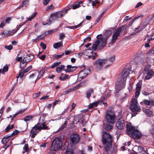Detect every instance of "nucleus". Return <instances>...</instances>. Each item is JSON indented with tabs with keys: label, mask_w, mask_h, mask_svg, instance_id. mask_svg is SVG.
<instances>
[{
	"label": "nucleus",
	"mask_w": 154,
	"mask_h": 154,
	"mask_svg": "<svg viewBox=\"0 0 154 154\" xmlns=\"http://www.w3.org/2000/svg\"><path fill=\"white\" fill-rule=\"evenodd\" d=\"M101 141L104 146L106 151L107 152L112 148L113 142L112 136L109 133L104 131L102 135Z\"/></svg>",
	"instance_id": "nucleus-1"
},
{
	"label": "nucleus",
	"mask_w": 154,
	"mask_h": 154,
	"mask_svg": "<svg viewBox=\"0 0 154 154\" xmlns=\"http://www.w3.org/2000/svg\"><path fill=\"white\" fill-rule=\"evenodd\" d=\"M100 36H101L102 35L100 34L97 35V40L92 45V49L94 51H95L97 49L102 50L106 44L107 38L103 37H99Z\"/></svg>",
	"instance_id": "nucleus-2"
},
{
	"label": "nucleus",
	"mask_w": 154,
	"mask_h": 154,
	"mask_svg": "<svg viewBox=\"0 0 154 154\" xmlns=\"http://www.w3.org/2000/svg\"><path fill=\"white\" fill-rule=\"evenodd\" d=\"M45 123V122H44L41 124L38 123L33 127L30 131L31 137L34 138L37 134V133L41 130L48 129V127L46 126Z\"/></svg>",
	"instance_id": "nucleus-3"
},
{
	"label": "nucleus",
	"mask_w": 154,
	"mask_h": 154,
	"mask_svg": "<svg viewBox=\"0 0 154 154\" xmlns=\"http://www.w3.org/2000/svg\"><path fill=\"white\" fill-rule=\"evenodd\" d=\"M63 139L61 137L55 138L52 141L50 149L51 151H56L62 147Z\"/></svg>",
	"instance_id": "nucleus-4"
},
{
	"label": "nucleus",
	"mask_w": 154,
	"mask_h": 154,
	"mask_svg": "<svg viewBox=\"0 0 154 154\" xmlns=\"http://www.w3.org/2000/svg\"><path fill=\"white\" fill-rule=\"evenodd\" d=\"M131 103L130 108L132 111V116L134 117L140 112L141 109L140 107L138 105L137 100L135 98H133L131 100Z\"/></svg>",
	"instance_id": "nucleus-5"
},
{
	"label": "nucleus",
	"mask_w": 154,
	"mask_h": 154,
	"mask_svg": "<svg viewBox=\"0 0 154 154\" xmlns=\"http://www.w3.org/2000/svg\"><path fill=\"white\" fill-rule=\"evenodd\" d=\"M128 26H122L121 27L117 29L115 32L112 36V38L111 39L110 43H114L117 39L118 37L120 35V33L122 32H125Z\"/></svg>",
	"instance_id": "nucleus-6"
},
{
	"label": "nucleus",
	"mask_w": 154,
	"mask_h": 154,
	"mask_svg": "<svg viewBox=\"0 0 154 154\" xmlns=\"http://www.w3.org/2000/svg\"><path fill=\"white\" fill-rule=\"evenodd\" d=\"M107 122L111 124L115 122V116L113 112L110 111L107 112L105 115Z\"/></svg>",
	"instance_id": "nucleus-7"
},
{
	"label": "nucleus",
	"mask_w": 154,
	"mask_h": 154,
	"mask_svg": "<svg viewBox=\"0 0 154 154\" xmlns=\"http://www.w3.org/2000/svg\"><path fill=\"white\" fill-rule=\"evenodd\" d=\"M106 59H100L97 60L94 63V65L97 70H100L102 69L103 65L106 63Z\"/></svg>",
	"instance_id": "nucleus-8"
},
{
	"label": "nucleus",
	"mask_w": 154,
	"mask_h": 154,
	"mask_svg": "<svg viewBox=\"0 0 154 154\" xmlns=\"http://www.w3.org/2000/svg\"><path fill=\"white\" fill-rule=\"evenodd\" d=\"M64 14L63 12L58 11L54 13H52L50 15L49 21L51 22L57 18H61Z\"/></svg>",
	"instance_id": "nucleus-9"
},
{
	"label": "nucleus",
	"mask_w": 154,
	"mask_h": 154,
	"mask_svg": "<svg viewBox=\"0 0 154 154\" xmlns=\"http://www.w3.org/2000/svg\"><path fill=\"white\" fill-rule=\"evenodd\" d=\"M126 81V79L123 78H118L116 83V88L118 90H121L125 86Z\"/></svg>",
	"instance_id": "nucleus-10"
},
{
	"label": "nucleus",
	"mask_w": 154,
	"mask_h": 154,
	"mask_svg": "<svg viewBox=\"0 0 154 154\" xmlns=\"http://www.w3.org/2000/svg\"><path fill=\"white\" fill-rule=\"evenodd\" d=\"M125 120L123 117H121L118 120L116 124V127L119 129L122 130L123 129L124 127L125 126Z\"/></svg>",
	"instance_id": "nucleus-11"
},
{
	"label": "nucleus",
	"mask_w": 154,
	"mask_h": 154,
	"mask_svg": "<svg viewBox=\"0 0 154 154\" xmlns=\"http://www.w3.org/2000/svg\"><path fill=\"white\" fill-rule=\"evenodd\" d=\"M128 135L135 139H139L141 136V133L137 129H134L131 132H128Z\"/></svg>",
	"instance_id": "nucleus-12"
},
{
	"label": "nucleus",
	"mask_w": 154,
	"mask_h": 154,
	"mask_svg": "<svg viewBox=\"0 0 154 154\" xmlns=\"http://www.w3.org/2000/svg\"><path fill=\"white\" fill-rule=\"evenodd\" d=\"M84 2L80 1L77 2L73 4L72 5H71L68 6L65 8H63L62 10H70L72 8L73 9H75L79 8V7L83 6V4Z\"/></svg>",
	"instance_id": "nucleus-13"
},
{
	"label": "nucleus",
	"mask_w": 154,
	"mask_h": 154,
	"mask_svg": "<svg viewBox=\"0 0 154 154\" xmlns=\"http://www.w3.org/2000/svg\"><path fill=\"white\" fill-rule=\"evenodd\" d=\"M136 60L137 63L139 64H143L144 63L145 57L142 53L139 52L137 54Z\"/></svg>",
	"instance_id": "nucleus-14"
},
{
	"label": "nucleus",
	"mask_w": 154,
	"mask_h": 154,
	"mask_svg": "<svg viewBox=\"0 0 154 154\" xmlns=\"http://www.w3.org/2000/svg\"><path fill=\"white\" fill-rule=\"evenodd\" d=\"M70 140L72 143L76 144L79 143L80 140V137L76 134H74L71 135Z\"/></svg>",
	"instance_id": "nucleus-15"
},
{
	"label": "nucleus",
	"mask_w": 154,
	"mask_h": 154,
	"mask_svg": "<svg viewBox=\"0 0 154 154\" xmlns=\"http://www.w3.org/2000/svg\"><path fill=\"white\" fill-rule=\"evenodd\" d=\"M90 72V70L89 69H85L80 71L78 74V77L81 78L83 79L86 77L88 74Z\"/></svg>",
	"instance_id": "nucleus-16"
},
{
	"label": "nucleus",
	"mask_w": 154,
	"mask_h": 154,
	"mask_svg": "<svg viewBox=\"0 0 154 154\" xmlns=\"http://www.w3.org/2000/svg\"><path fill=\"white\" fill-rule=\"evenodd\" d=\"M130 71V70L128 69H124L122 71L121 77L126 80L127 77L129 74Z\"/></svg>",
	"instance_id": "nucleus-17"
},
{
	"label": "nucleus",
	"mask_w": 154,
	"mask_h": 154,
	"mask_svg": "<svg viewBox=\"0 0 154 154\" xmlns=\"http://www.w3.org/2000/svg\"><path fill=\"white\" fill-rule=\"evenodd\" d=\"M140 103L142 105L143 104L147 106L148 105H151V106H154V101L153 100H147L145 99L143 100V101L141 102Z\"/></svg>",
	"instance_id": "nucleus-18"
},
{
	"label": "nucleus",
	"mask_w": 154,
	"mask_h": 154,
	"mask_svg": "<svg viewBox=\"0 0 154 154\" xmlns=\"http://www.w3.org/2000/svg\"><path fill=\"white\" fill-rule=\"evenodd\" d=\"M104 99L103 97L100 101H98L95 102H94L91 103H90L88 106V108L89 109H91L93 108L94 107H96L99 104H100L102 103V102L104 100Z\"/></svg>",
	"instance_id": "nucleus-19"
},
{
	"label": "nucleus",
	"mask_w": 154,
	"mask_h": 154,
	"mask_svg": "<svg viewBox=\"0 0 154 154\" xmlns=\"http://www.w3.org/2000/svg\"><path fill=\"white\" fill-rule=\"evenodd\" d=\"M48 68L46 67H44V68L42 69L41 71L39 72L38 76L36 79L35 81V82L36 81H37L38 79H40L43 75L45 73V72L47 71Z\"/></svg>",
	"instance_id": "nucleus-20"
},
{
	"label": "nucleus",
	"mask_w": 154,
	"mask_h": 154,
	"mask_svg": "<svg viewBox=\"0 0 154 154\" xmlns=\"http://www.w3.org/2000/svg\"><path fill=\"white\" fill-rule=\"evenodd\" d=\"M83 115H79L78 116H76L74 118V119L73 121V124H76L77 122L80 123V120H81L83 118Z\"/></svg>",
	"instance_id": "nucleus-21"
},
{
	"label": "nucleus",
	"mask_w": 154,
	"mask_h": 154,
	"mask_svg": "<svg viewBox=\"0 0 154 154\" xmlns=\"http://www.w3.org/2000/svg\"><path fill=\"white\" fill-rule=\"evenodd\" d=\"M153 72L151 70H149L147 72V75H146L145 79L146 80L150 79L152 76H153Z\"/></svg>",
	"instance_id": "nucleus-22"
},
{
	"label": "nucleus",
	"mask_w": 154,
	"mask_h": 154,
	"mask_svg": "<svg viewBox=\"0 0 154 154\" xmlns=\"http://www.w3.org/2000/svg\"><path fill=\"white\" fill-rule=\"evenodd\" d=\"M34 58V56L32 54H29L26 55L25 57H23V59L26 60V61L28 63L30 61Z\"/></svg>",
	"instance_id": "nucleus-23"
},
{
	"label": "nucleus",
	"mask_w": 154,
	"mask_h": 154,
	"mask_svg": "<svg viewBox=\"0 0 154 154\" xmlns=\"http://www.w3.org/2000/svg\"><path fill=\"white\" fill-rule=\"evenodd\" d=\"M94 92V89L92 88H90L86 92V97L89 99L92 94Z\"/></svg>",
	"instance_id": "nucleus-24"
},
{
	"label": "nucleus",
	"mask_w": 154,
	"mask_h": 154,
	"mask_svg": "<svg viewBox=\"0 0 154 154\" xmlns=\"http://www.w3.org/2000/svg\"><path fill=\"white\" fill-rule=\"evenodd\" d=\"M32 68V66H30L27 67L26 69H22L20 70L21 73H22V75H21V77H23L24 76V73H26L29 71Z\"/></svg>",
	"instance_id": "nucleus-25"
},
{
	"label": "nucleus",
	"mask_w": 154,
	"mask_h": 154,
	"mask_svg": "<svg viewBox=\"0 0 154 154\" xmlns=\"http://www.w3.org/2000/svg\"><path fill=\"white\" fill-rule=\"evenodd\" d=\"M126 127L128 133L131 132V131L135 129L134 127L131 125L130 123H128L127 124Z\"/></svg>",
	"instance_id": "nucleus-26"
},
{
	"label": "nucleus",
	"mask_w": 154,
	"mask_h": 154,
	"mask_svg": "<svg viewBox=\"0 0 154 154\" xmlns=\"http://www.w3.org/2000/svg\"><path fill=\"white\" fill-rule=\"evenodd\" d=\"M135 148L137 149L138 152H139L141 153L143 152H144L143 153V154H144L145 153L147 154L146 151V150H145V149L143 147L139 146H135Z\"/></svg>",
	"instance_id": "nucleus-27"
},
{
	"label": "nucleus",
	"mask_w": 154,
	"mask_h": 154,
	"mask_svg": "<svg viewBox=\"0 0 154 154\" xmlns=\"http://www.w3.org/2000/svg\"><path fill=\"white\" fill-rule=\"evenodd\" d=\"M93 51L91 49L88 48L85 51L84 53L86 56H88L89 57L92 56L93 55Z\"/></svg>",
	"instance_id": "nucleus-28"
},
{
	"label": "nucleus",
	"mask_w": 154,
	"mask_h": 154,
	"mask_svg": "<svg viewBox=\"0 0 154 154\" xmlns=\"http://www.w3.org/2000/svg\"><path fill=\"white\" fill-rule=\"evenodd\" d=\"M27 62L26 61V60L23 58L22 61L20 62V66L21 68L25 67L26 66Z\"/></svg>",
	"instance_id": "nucleus-29"
},
{
	"label": "nucleus",
	"mask_w": 154,
	"mask_h": 154,
	"mask_svg": "<svg viewBox=\"0 0 154 154\" xmlns=\"http://www.w3.org/2000/svg\"><path fill=\"white\" fill-rule=\"evenodd\" d=\"M63 45V42L62 41L59 42L55 43L53 44V47L55 49H57Z\"/></svg>",
	"instance_id": "nucleus-30"
},
{
	"label": "nucleus",
	"mask_w": 154,
	"mask_h": 154,
	"mask_svg": "<svg viewBox=\"0 0 154 154\" xmlns=\"http://www.w3.org/2000/svg\"><path fill=\"white\" fill-rule=\"evenodd\" d=\"M29 0H24L22 2V5L18 7L17 9H20L22 7H26L28 2H29Z\"/></svg>",
	"instance_id": "nucleus-31"
},
{
	"label": "nucleus",
	"mask_w": 154,
	"mask_h": 154,
	"mask_svg": "<svg viewBox=\"0 0 154 154\" xmlns=\"http://www.w3.org/2000/svg\"><path fill=\"white\" fill-rule=\"evenodd\" d=\"M145 112L147 116L149 117H151L153 113L152 111L148 109H147L145 110Z\"/></svg>",
	"instance_id": "nucleus-32"
},
{
	"label": "nucleus",
	"mask_w": 154,
	"mask_h": 154,
	"mask_svg": "<svg viewBox=\"0 0 154 154\" xmlns=\"http://www.w3.org/2000/svg\"><path fill=\"white\" fill-rule=\"evenodd\" d=\"M58 30V29H54L51 30H49L47 32H47H45L44 33V35L45 36H46L47 35H48L50 34H51L54 32H56Z\"/></svg>",
	"instance_id": "nucleus-33"
},
{
	"label": "nucleus",
	"mask_w": 154,
	"mask_h": 154,
	"mask_svg": "<svg viewBox=\"0 0 154 154\" xmlns=\"http://www.w3.org/2000/svg\"><path fill=\"white\" fill-rule=\"evenodd\" d=\"M9 140L10 137L9 136L7 137H4L2 140V143L3 144H6L9 141Z\"/></svg>",
	"instance_id": "nucleus-34"
},
{
	"label": "nucleus",
	"mask_w": 154,
	"mask_h": 154,
	"mask_svg": "<svg viewBox=\"0 0 154 154\" xmlns=\"http://www.w3.org/2000/svg\"><path fill=\"white\" fill-rule=\"evenodd\" d=\"M73 151L72 149L68 147L66 150V154H73Z\"/></svg>",
	"instance_id": "nucleus-35"
},
{
	"label": "nucleus",
	"mask_w": 154,
	"mask_h": 154,
	"mask_svg": "<svg viewBox=\"0 0 154 154\" xmlns=\"http://www.w3.org/2000/svg\"><path fill=\"white\" fill-rule=\"evenodd\" d=\"M64 65H62L60 66L59 67L56 68V71L57 73H59L60 71L63 70L65 68Z\"/></svg>",
	"instance_id": "nucleus-36"
},
{
	"label": "nucleus",
	"mask_w": 154,
	"mask_h": 154,
	"mask_svg": "<svg viewBox=\"0 0 154 154\" xmlns=\"http://www.w3.org/2000/svg\"><path fill=\"white\" fill-rule=\"evenodd\" d=\"M83 23V21H82L80 23L76 26H69V28L70 29H74L77 28H78L81 26Z\"/></svg>",
	"instance_id": "nucleus-37"
},
{
	"label": "nucleus",
	"mask_w": 154,
	"mask_h": 154,
	"mask_svg": "<svg viewBox=\"0 0 154 154\" xmlns=\"http://www.w3.org/2000/svg\"><path fill=\"white\" fill-rule=\"evenodd\" d=\"M87 120H86L85 119H83L81 120L80 122V125L81 126H82L83 127L85 126Z\"/></svg>",
	"instance_id": "nucleus-38"
},
{
	"label": "nucleus",
	"mask_w": 154,
	"mask_h": 154,
	"mask_svg": "<svg viewBox=\"0 0 154 154\" xmlns=\"http://www.w3.org/2000/svg\"><path fill=\"white\" fill-rule=\"evenodd\" d=\"M33 118L32 116H25L24 119V120L26 122L29 121V120L32 119Z\"/></svg>",
	"instance_id": "nucleus-39"
},
{
	"label": "nucleus",
	"mask_w": 154,
	"mask_h": 154,
	"mask_svg": "<svg viewBox=\"0 0 154 154\" xmlns=\"http://www.w3.org/2000/svg\"><path fill=\"white\" fill-rule=\"evenodd\" d=\"M8 69V67L7 66H4L2 70V73L3 74H5V72H7Z\"/></svg>",
	"instance_id": "nucleus-40"
},
{
	"label": "nucleus",
	"mask_w": 154,
	"mask_h": 154,
	"mask_svg": "<svg viewBox=\"0 0 154 154\" xmlns=\"http://www.w3.org/2000/svg\"><path fill=\"white\" fill-rule=\"evenodd\" d=\"M141 85L142 84L140 82H138L137 83L136 85V90H138V91H140L141 89Z\"/></svg>",
	"instance_id": "nucleus-41"
},
{
	"label": "nucleus",
	"mask_w": 154,
	"mask_h": 154,
	"mask_svg": "<svg viewBox=\"0 0 154 154\" xmlns=\"http://www.w3.org/2000/svg\"><path fill=\"white\" fill-rule=\"evenodd\" d=\"M14 127V126L13 125H9L5 129V132H8L10 130L12 129Z\"/></svg>",
	"instance_id": "nucleus-42"
},
{
	"label": "nucleus",
	"mask_w": 154,
	"mask_h": 154,
	"mask_svg": "<svg viewBox=\"0 0 154 154\" xmlns=\"http://www.w3.org/2000/svg\"><path fill=\"white\" fill-rule=\"evenodd\" d=\"M45 35H40L38 36L36 38V39H34L33 40L34 41H36L37 40L42 39L44 38Z\"/></svg>",
	"instance_id": "nucleus-43"
},
{
	"label": "nucleus",
	"mask_w": 154,
	"mask_h": 154,
	"mask_svg": "<svg viewBox=\"0 0 154 154\" xmlns=\"http://www.w3.org/2000/svg\"><path fill=\"white\" fill-rule=\"evenodd\" d=\"M104 12H104L103 13H102L99 16V17H98V18H97V20H96V22H95V24H97V23H98L100 21V20L101 19V18L102 17L103 15L104 14Z\"/></svg>",
	"instance_id": "nucleus-44"
},
{
	"label": "nucleus",
	"mask_w": 154,
	"mask_h": 154,
	"mask_svg": "<svg viewBox=\"0 0 154 154\" xmlns=\"http://www.w3.org/2000/svg\"><path fill=\"white\" fill-rule=\"evenodd\" d=\"M112 128V126L110 125V124H108L106 125L105 128L106 130L108 131L110 130Z\"/></svg>",
	"instance_id": "nucleus-45"
},
{
	"label": "nucleus",
	"mask_w": 154,
	"mask_h": 154,
	"mask_svg": "<svg viewBox=\"0 0 154 154\" xmlns=\"http://www.w3.org/2000/svg\"><path fill=\"white\" fill-rule=\"evenodd\" d=\"M107 60L106 63H107L108 62H109L111 63L112 62L115 60V57L114 56H112L108 60Z\"/></svg>",
	"instance_id": "nucleus-46"
},
{
	"label": "nucleus",
	"mask_w": 154,
	"mask_h": 154,
	"mask_svg": "<svg viewBox=\"0 0 154 154\" xmlns=\"http://www.w3.org/2000/svg\"><path fill=\"white\" fill-rule=\"evenodd\" d=\"M37 14V12H34L31 17L28 18L27 21H31L35 17Z\"/></svg>",
	"instance_id": "nucleus-47"
},
{
	"label": "nucleus",
	"mask_w": 154,
	"mask_h": 154,
	"mask_svg": "<svg viewBox=\"0 0 154 154\" xmlns=\"http://www.w3.org/2000/svg\"><path fill=\"white\" fill-rule=\"evenodd\" d=\"M17 31V29H16L15 30H13L12 31H8V35H12L15 33Z\"/></svg>",
	"instance_id": "nucleus-48"
},
{
	"label": "nucleus",
	"mask_w": 154,
	"mask_h": 154,
	"mask_svg": "<svg viewBox=\"0 0 154 154\" xmlns=\"http://www.w3.org/2000/svg\"><path fill=\"white\" fill-rule=\"evenodd\" d=\"M150 131L151 133L154 135V124L151 125V127L150 129Z\"/></svg>",
	"instance_id": "nucleus-49"
},
{
	"label": "nucleus",
	"mask_w": 154,
	"mask_h": 154,
	"mask_svg": "<svg viewBox=\"0 0 154 154\" xmlns=\"http://www.w3.org/2000/svg\"><path fill=\"white\" fill-rule=\"evenodd\" d=\"M23 149L26 152H27L29 150V146L27 144H26L25 145L24 147H23Z\"/></svg>",
	"instance_id": "nucleus-50"
},
{
	"label": "nucleus",
	"mask_w": 154,
	"mask_h": 154,
	"mask_svg": "<svg viewBox=\"0 0 154 154\" xmlns=\"http://www.w3.org/2000/svg\"><path fill=\"white\" fill-rule=\"evenodd\" d=\"M147 23L143 24H140L139 27L138 28H140V30H142L147 25Z\"/></svg>",
	"instance_id": "nucleus-51"
},
{
	"label": "nucleus",
	"mask_w": 154,
	"mask_h": 154,
	"mask_svg": "<svg viewBox=\"0 0 154 154\" xmlns=\"http://www.w3.org/2000/svg\"><path fill=\"white\" fill-rule=\"evenodd\" d=\"M64 55V53H63L62 54L58 55H56L54 57V59H58L60 58H61Z\"/></svg>",
	"instance_id": "nucleus-52"
},
{
	"label": "nucleus",
	"mask_w": 154,
	"mask_h": 154,
	"mask_svg": "<svg viewBox=\"0 0 154 154\" xmlns=\"http://www.w3.org/2000/svg\"><path fill=\"white\" fill-rule=\"evenodd\" d=\"M140 91H138V90H136L135 93V97L136 98H137L140 94Z\"/></svg>",
	"instance_id": "nucleus-53"
},
{
	"label": "nucleus",
	"mask_w": 154,
	"mask_h": 154,
	"mask_svg": "<svg viewBox=\"0 0 154 154\" xmlns=\"http://www.w3.org/2000/svg\"><path fill=\"white\" fill-rule=\"evenodd\" d=\"M40 92H39L38 93H35L33 94V98L34 99H35L38 97L40 95Z\"/></svg>",
	"instance_id": "nucleus-54"
},
{
	"label": "nucleus",
	"mask_w": 154,
	"mask_h": 154,
	"mask_svg": "<svg viewBox=\"0 0 154 154\" xmlns=\"http://www.w3.org/2000/svg\"><path fill=\"white\" fill-rule=\"evenodd\" d=\"M54 9H56V8L54 7L52 5H51L48 6L46 10H53Z\"/></svg>",
	"instance_id": "nucleus-55"
},
{
	"label": "nucleus",
	"mask_w": 154,
	"mask_h": 154,
	"mask_svg": "<svg viewBox=\"0 0 154 154\" xmlns=\"http://www.w3.org/2000/svg\"><path fill=\"white\" fill-rule=\"evenodd\" d=\"M40 46L42 48L43 50H45L46 48V45L45 44H44L43 42H41L40 43Z\"/></svg>",
	"instance_id": "nucleus-56"
},
{
	"label": "nucleus",
	"mask_w": 154,
	"mask_h": 154,
	"mask_svg": "<svg viewBox=\"0 0 154 154\" xmlns=\"http://www.w3.org/2000/svg\"><path fill=\"white\" fill-rule=\"evenodd\" d=\"M148 53L150 55L154 54V47L149 50Z\"/></svg>",
	"instance_id": "nucleus-57"
},
{
	"label": "nucleus",
	"mask_w": 154,
	"mask_h": 154,
	"mask_svg": "<svg viewBox=\"0 0 154 154\" xmlns=\"http://www.w3.org/2000/svg\"><path fill=\"white\" fill-rule=\"evenodd\" d=\"M66 67L68 69H73V70H75L77 67L75 66H72L71 65H68Z\"/></svg>",
	"instance_id": "nucleus-58"
},
{
	"label": "nucleus",
	"mask_w": 154,
	"mask_h": 154,
	"mask_svg": "<svg viewBox=\"0 0 154 154\" xmlns=\"http://www.w3.org/2000/svg\"><path fill=\"white\" fill-rule=\"evenodd\" d=\"M8 33V31H4L2 33V35H4L6 37H8L9 36Z\"/></svg>",
	"instance_id": "nucleus-59"
},
{
	"label": "nucleus",
	"mask_w": 154,
	"mask_h": 154,
	"mask_svg": "<svg viewBox=\"0 0 154 154\" xmlns=\"http://www.w3.org/2000/svg\"><path fill=\"white\" fill-rule=\"evenodd\" d=\"M144 16V15L143 14H140L139 15H137V16L135 17L134 18V20H136L140 18H142Z\"/></svg>",
	"instance_id": "nucleus-60"
},
{
	"label": "nucleus",
	"mask_w": 154,
	"mask_h": 154,
	"mask_svg": "<svg viewBox=\"0 0 154 154\" xmlns=\"http://www.w3.org/2000/svg\"><path fill=\"white\" fill-rule=\"evenodd\" d=\"M19 133V131L16 130L14 131L13 133H12L11 135L12 136H14L17 134Z\"/></svg>",
	"instance_id": "nucleus-61"
},
{
	"label": "nucleus",
	"mask_w": 154,
	"mask_h": 154,
	"mask_svg": "<svg viewBox=\"0 0 154 154\" xmlns=\"http://www.w3.org/2000/svg\"><path fill=\"white\" fill-rule=\"evenodd\" d=\"M46 57V55H42L39 57V58L43 60H44Z\"/></svg>",
	"instance_id": "nucleus-62"
},
{
	"label": "nucleus",
	"mask_w": 154,
	"mask_h": 154,
	"mask_svg": "<svg viewBox=\"0 0 154 154\" xmlns=\"http://www.w3.org/2000/svg\"><path fill=\"white\" fill-rule=\"evenodd\" d=\"M5 48L8 50H11L13 49V47L11 45H9L8 46H6Z\"/></svg>",
	"instance_id": "nucleus-63"
},
{
	"label": "nucleus",
	"mask_w": 154,
	"mask_h": 154,
	"mask_svg": "<svg viewBox=\"0 0 154 154\" xmlns=\"http://www.w3.org/2000/svg\"><path fill=\"white\" fill-rule=\"evenodd\" d=\"M143 4L141 2H138L137 3V5H136L135 7V8H138L139 7L141 6Z\"/></svg>",
	"instance_id": "nucleus-64"
}]
</instances>
